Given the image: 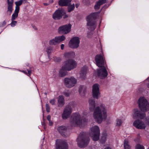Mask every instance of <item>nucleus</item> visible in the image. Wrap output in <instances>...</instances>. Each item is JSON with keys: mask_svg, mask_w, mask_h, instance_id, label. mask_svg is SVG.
<instances>
[{"mask_svg": "<svg viewBox=\"0 0 149 149\" xmlns=\"http://www.w3.org/2000/svg\"><path fill=\"white\" fill-rule=\"evenodd\" d=\"M77 82V79L73 77H67L64 79V84L68 88H71L74 86Z\"/></svg>", "mask_w": 149, "mask_h": 149, "instance_id": "nucleus-8", "label": "nucleus"}, {"mask_svg": "<svg viewBox=\"0 0 149 149\" xmlns=\"http://www.w3.org/2000/svg\"><path fill=\"white\" fill-rule=\"evenodd\" d=\"M87 114V113L86 112L81 115L78 113H73L70 118V125L72 126H80L82 124L83 120H84L85 116Z\"/></svg>", "mask_w": 149, "mask_h": 149, "instance_id": "nucleus-2", "label": "nucleus"}, {"mask_svg": "<svg viewBox=\"0 0 149 149\" xmlns=\"http://www.w3.org/2000/svg\"><path fill=\"white\" fill-rule=\"evenodd\" d=\"M47 120L49 121H51L50 120H51V116L50 115H48V116H47Z\"/></svg>", "mask_w": 149, "mask_h": 149, "instance_id": "nucleus-47", "label": "nucleus"}, {"mask_svg": "<svg viewBox=\"0 0 149 149\" xmlns=\"http://www.w3.org/2000/svg\"><path fill=\"white\" fill-rule=\"evenodd\" d=\"M136 149H144V147L140 144H137L136 147Z\"/></svg>", "mask_w": 149, "mask_h": 149, "instance_id": "nucleus-38", "label": "nucleus"}, {"mask_svg": "<svg viewBox=\"0 0 149 149\" xmlns=\"http://www.w3.org/2000/svg\"><path fill=\"white\" fill-rule=\"evenodd\" d=\"M61 49L62 50H63L64 49V45L63 44H61Z\"/></svg>", "mask_w": 149, "mask_h": 149, "instance_id": "nucleus-48", "label": "nucleus"}, {"mask_svg": "<svg viewBox=\"0 0 149 149\" xmlns=\"http://www.w3.org/2000/svg\"><path fill=\"white\" fill-rule=\"evenodd\" d=\"M46 52L48 54H49L53 52V48L52 47H49L47 48Z\"/></svg>", "mask_w": 149, "mask_h": 149, "instance_id": "nucleus-33", "label": "nucleus"}, {"mask_svg": "<svg viewBox=\"0 0 149 149\" xmlns=\"http://www.w3.org/2000/svg\"><path fill=\"white\" fill-rule=\"evenodd\" d=\"M132 118L134 119L139 118L143 119L145 117L146 115L144 113H143L138 109H134L132 111Z\"/></svg>", "mask_w": 149, "mask_h": 149, "instance_id": "nucleus-14", "label": "nucleus"}, {"mask_svg": "<svg viewBox=\"0 0 149 149\" xmlns=\"http://www.w3.org/2000/svg\"><path fill=\"white\" fill-rule=\"evenodd\" d=\"M133 125L136 128L139 129H145L146 127L145 122L140 120H135L133 123Z\"/></svg>", "mask_w": 149, "mask_h": 149, "instance_id": "nucleus-17", "label": "nucleus"}, {"mask_svg": "<svg viewBox=\"0 0 149 149\" xmlns=\"http://www.w3.org/2000/svg\"><path fill=\"white\" fill-rule=\"evenodd\" d=\"M71 0H59L58 5L61 6H67L70 4Z\"/></svg>", "mask_w": 149, "mask_h": 149, "instance_id": "nucleus-21", "label": "nucleus"}, {"mask_svg": "<svg viewBox=\"0 0 149 149\" xmlns=\"http://www.w3.org/2000/svg\"><path fill=\"white\" fill-rule=\"evenodd\" d=\"M96 65L99 67H105L106 61L104 57L101 54H97L95 57Z\"/></svg>", "mask_w": 149, "mask_h": 149, "instance_id": "nucleus-9", "label": "nucleus"}, {"mask_svg": "<svg viewBox=\"0 0 149 149\" xmlns=\"http://www.w3.org/2000/svg\"><path fill=\"white\" fill-rule=\"evenodd\" d=\"M86 87L83 85L80 86L79 88V91L81 96H84L86 93Z\"/></svg>", "mask_w": 149, "mask_h": 149, "instance_id": "nucleus-25", "label": "nucleus"}, {"mask_svg": "<svg viewBox=\"0 0 149 149\" xmlns=\"http://www.w3.org/2000/svg\"><path fill=\"white\" fill-rule=\"evenodd\" d=\"M53 124V123L51 121H49V125H52Z\"/></svg>", "mask_w": 149, "mask_h": 149, "instance_id": "nucleus-50", "label": "nucleus"}, {"mask_svg": "<svg viewBox=\"0 0 149 149\" xmlns=\"http://www.w3.org/2000/svg\"><path fill=\"white\" fill-rule=\"evenodd\" d=\"M55 102L56 100L55 99H51L49 101V103L52 105H54L55 103Z\"/></svg>", "mask_w": 149, "mask_h": 149, "instance_id": "nucleus-39", "label": "nucleus"}, {"mask_svg": "<svg viewBox=\"0 0 149 149\" xmlns=\"http://www.w3.org/2000/svg\"><path fill=\"white\" fill-rule=\"evenodd\" d=\"M104 149H111L110 148H106Z\"/></svg>", "mask_w": 149, "mask_h": 149, "instance_id": "nucleus-54", "label": "nucleus"}, {"mask_svg": "<svg viewBox=\"0 0 149 149\" xmlns=\"http://www.w3.org/2000/svg\"><path fill=\"white\" fill-rule=\"evenodd\" d=\"M147 80L148 81H149V77L147 79Z\"/></svg>", "mask_w": 149, "mask_h": 149, "instance_id": "nucleus-56", "label": "nucleus"}, {"mask_svg": "<svg viewBox=\"0 0 149 149\" xmlns=\"http://www.w3.org/2000/svg\"><path fill=\"white\" fill-rule=\"evenodd\" d=\"M22 72H23L25 74H27V72H26L24 71H23Z\"/></svg>", "mask_w": 149, "mask_h": 149, "instance_id": "nucleus-52", "label": "nucleus"}, {"mask_svg": "<svg viewBox=\"0 0 149 149\" xmlns=\"http://www.w3.org/2000/svg\"><path fill=\"white\" fill-rule=\"evenodd\" d=\"M147 86H148V88H149V84H148L147 85Z\"/></svg>", "mask_w": 149, "mask_h": 149, "instance_id": "nucleus-55", "label": "nucleus"}, {"mask_svg": "<svg viewBox=\"0 0 149 149\" xmlns=\"http://www.w3.org/2000/svg\"><path fill=\"white\" fill-rule=\"evenodd\" d=\"M53 0H51V2L52 3H53Z\"/></svg>", "mask_w": 149, "mask_h": 149, "instance_id": "nucleus-57", "label": "nucleus"}, {"mask_svg": "<svg viewBox=\"0 0 149 149\" xmlns=\"http://www.w3.org/2000/svg\"><path fill=\"white\" fill-rule=\"evenodd\" d=\"M65 103L64 97L62 95H60L58 97V107H61Z\"/></svg>", "mask_w": 149, "mask_h": 149, "instance_id": "nucleus-23", "label": "nucleus"}, {"mask_svg": "<svg viewBox=\"0 0 149 149\" xmlns=\"http://www.w3.org/2000/svg\"><path fill=\"white\" fill-rule=\"evenodd\" d=\"M124 149H131V146L129 143V142L127 140H125L124 142Z\"/></svg>", "mask_w": 149, "mask_h": 149, "instance_id": "nucleus-29", "label": "nucleus"}, {"mask_svg": "<svg viewBox=\"0 0 149 149\" xmlns=\"http://www.w3.org/2000/svg\"><path fill=\"white\" fill-rule=\"evenodd\" d=\"M92 94L93 97L98 98L100 94L99 91V85L98 84H94L92 87Z\"/></svg>", "mask_w": 149, "mask_h": 149, "instance_id": "nucleus-19", "label": "nucleus"}, {"mask_svg": "<svg viewBox=\"0 0 149 149\" xmlns=\"http://www.w3.org/2000/svg\"><path fill=\"white\" fill-rule=\"evenodd\" d=\"M72 25L70 24H68L59 27L58 32L59 33L67 34L69 33L71 30Z\"/></svg>", "mask_w": 149, "mask_h": 149, "instance_id": "nucleus-10", "label": "nucleus"}, {"mask_svg": "<svg viewBox=\"0 0 149 149\" xmlns=\"http://www.w3.org/2000/svg\"><path fill=\"white\" fill-rule=\"evenodd\" d=\"M83 2L86 5L88 6L90 3L89 0H83Z\"/></svg>", "mask_w": 149, "mask_h": 149, "instance_id": "nucleus-40", "label": "nucleus"}, {"mask_svg": "<svg viewBox=\"0 0 149 149\" xmlns=\"http://www.w3.org/2000/svg\"><path fill=\"white\" fill-rule=\"evenodd\" d=\"M77 144L80 148H82L87 145L89 141V139L86 136L84 133H81L77 139Z\"/></svg>", "mask_w": 149, "mask_h": 149, "instance_id": "nucleus-3", "label": "nucleus"}, {"mask_svg": "<svg viewBox=\"0 0 149 149\" xmlns=\"http://www.w3.org/2000/svg\"><path fill=\"white\" fill-rule=\"evenodd\" d=\"M100 6L98 5L97 3L95 5L94 7L95 8L96 10H97L100 8Z\"/></svg>", "mask_w": 149, "mask_h": 149, "instance_id": "nucleus-46", "label": "nucleus"}, {"mask_svg": "<svg viewBox=\"0 0 149 149\" xmlns=\"http://www.w3.org/2000/svg\"><path fill=\"white\" fill-rule=\"evenodd\" d=\"M72 107L69 106H66L63 110L62 114V118L63 119H66L68 118L72 113Z\"/></svg>", "mask_w": 149, "mask_h": 149, "instance_id": "nucleus-13", "label": "nucleus"}, {"mask_svg": "<svg viewBox=\"0 0 149 149\" xmlns=\"http://www.w3.org/2000/svg\"><path fill=\"white\" fill-rule=\"evenodd\" d=\"M22 0H20L18 1L15 2V3L16 5L15 9H16L19 10V6L21 5L23 3Z\"/></svg>", "mask_w": 149, "mask_h": 149, "instance_id": "nucleus-30", "label": "nucleus"}, {"mask_svg": "<svg viewBox=\"0 0 149 149\" xmlns=\"http://www.w3.org/2000/svg\"><path fill=\"white\" fill-rule=\"evenodd\" d=\"M8 8L7 14L8 15H10L13 10V0H7Z\"/></svg>", "mask_w": 149, "mask_h": 149, "instance_id": "nucleus-20", "label": "nucleus"}, {"mask_svg": "<svg viewBox=\"0 0 149 149\" xmlns=\"http://www.w3.org/2000/svg\"><path fill=\"white\" fill-rule=\"evenodd\" d=\"M97 17V14L94 13L90 15L87 17V25L88 29L91 31L94 30L96 28L97 24L94 21Z\"/></svg>", "mask_w": 149, "mask_h": 149, "instance_id": "nucleus-4", "label": "nucleus"}, {"mask_svg": "<svg viewBox=\"0 0 149 149\" xmlns=\"http://www.w3.org/2000/svg\"><path fill=\"white\" fill-rule=\"evenodd\" d=\"M139 107L141 111L145 112L149 109V104L147 100L144 97H141L138 102Z\"/></svg>", "mask_w": 149, "mask_h": 149, "instance_id": "nucleus-5", "label": "nucleus"}, {"mask_svg": "<svg viewBox=\"0 0 149 149\" xmlns=\"http://www.w3.org/2000/svg\"><path fill=\"white\" fill-rule=\"evenodd\" d=\"M92 35L93 34L91 32H90L88 33L87 37L88 38H90L92 36Z\"/></svg>", "mask_w": 149, "mask_h": 149, "instance_id": "nucleus-45", "label": "nucleus"}, {"mask_svg": "<svg viewBox=\"0 0 149 149\" xmlns=\"http://www.w3.org/2000/svg\"><path fill=\"white\" fill-rule=\"evenodd\" d=\"M80 43V39L78 37L72 38L69 42V46L72 48H77L78 47Z\"/></svg>", "mask_w": 149, "mask_h": 149, "instance_id": "nucleus-12", "label": "nucleus"}, {"mask_svg": "<svg viewBox=\"0 0 149 149\" xmlns=\"http://www.w3.org/2000/svg\"><path fill=\"white\" fill-rule=\"evenodd\" d=\"M79 6V5L78 4L76 5V7L77 8Z\"/></svg>", "mask_w": 149, "mask_h": 149, "instance_id": "nucleus-53", "label": "nucleus"}, {"mask_svg": "<svg viewBox=\"0 0 149 149\" xmlns=\"http://www.w3.org/2000/svg\"><path fill=\"white\" fill-rule=\"evenodd\" d=\"M28 73L29 74V76L30 75L31 73V70H28Z\"/></svg>", "mask_w": 149, "mask_h": 149, "instance_id": "nucleus-49", "label": "nucleus"}, {"mask_svg": "<svg viewBox=\"0 0 149 149\" xmlns=\"http://www.w3.org/2000/svg\"><path fill=\"white\" fill-rule=\"evenodd\" d=\"M87 70V67L85 66H84L81 68L80 73V77L81 78L84 79L86 77Z\"/></svg>", "mask_w": 149, "mask_h": 149, "instance_id": "nucleus-22", "label": "nucleus"}, {"mask_svg": "<svg viewBox=\"0 0 149 149\" xmlns=\"http://www.w3.org/2000/svg\"><path fill=\"white\" fill-rule=\"evenodd\" d=\"M107 136V134H103L102 137L101 141L102 143H104L105 141Z\"/></svg>", "mask_w": 149, "mask_h": 149, "instance_id": "nucleus-34", "label": "nucleus"}, {"mask_svg": "<svg viewBox=\"0 0 149 149\" xmlns=\"http://www.w3.org/2000/svg\"><path fill=\"white\" fill-rule=\"evenodd\" d=\"M100 68L97 70V75L101 79L105 78L108 75L107 71L105 67Z\"/></svg>", "mask_w": 149, "mask_h": 149, "instance_id": "nucleus-15", "label": "nucleus"}, {"mask_svg": "<svg viewBox=\"0 0 149 149\" xmlns=\"http://www.w3.org/2000/svg\"><path fill=\"white\" fill-rule=\"evenodd\" d=\"M65 39V36L62 35L61 36H57L54 38L50 40L49 44L50 45H55L61 42L64 40Z\"/></svg>", "mask_w": 149, "mask_h": 149, "instance_id": "nucleus-18", "label": "nucleus"}, {"mask_svg": "<svg viewBox=\"0 0 149 149\" xmlns=\"http://www.w3.org/2000/svg\"><path fill=\"white\" fill-rule=\"evenodd\" d=\"M94 98L91 97L89 99V109L91 111H93V116L95 121L98 123H101L107 117V109L105 105L103 104L95 107Z\"/></svg>", "mask_w": 149, "mask_h": 149, "instance_id": "nucleus-1", "label": "nucleus"}, {"mask_svg": "<svg viewBox=\"0 0 149 149\" xmlns=\"http://www.w3.org/2000/svg\"><path fill=\"white\" fill-rule=\"evenodd\" d=\"M77 65V63L74 60L70 59L65 61L64 63L62 68L65 70L69 71L75 68Z\"/></svg>", "mask_w": 149, "mask_h": 149, "instance_id": "nucleus-7", "label": "nucleus"}, {"mask_svg": "<svg viewBox=\"0 0 149 149\" xmlns=\"http://www.w3.org/2000/svg\"><path fill=\"white\" fill-rule=\"evenodd\" d=\"M12 22L10 24V25L11 26H15L17 23L16 21H15L14 20H11Z\"/></svg>", "mask_w": 149, "mask_h": 149, "instance_id": "nucleus-41", "label": "nucleus"}, {"mask_svg": "<svg viewBox=\"0 0 149 149\" xmlns=\"http://www.w3.org/2000/svg\"><path fill=\"white\" fill-rule=\"evenodd\" d=\"M64 56L66 58H73L75 57V54L73 52H65Z\"/></svg>", "mask_w": 149, "mask_h": 149, "instance_id": "nucleus-26", "label": "nucleus"}, {"mask_svg": "<svg viewBox=\"0 0 149 149\" xmlns=\"http://www.w3.org/2000/svg\"><path fill=\"white\" fill-rule=\"evenodd\" d=\"M44 5L45 6H47L48 5V4L46 3H44Z\"/></svg>", "mask_w": 149, "mask_h": 149, "instance_id": "nucleus-51", "label": "nucleus"}, {"mask_svg": "<svg viewBox=\"0 0 149 149\" xmlns=\"http://www.w3.org/2000/svg\"><path fill=\"white\" fill-rule=\"evenodd\" d=\"M57 129L62 135L65 136V133L67 129V127L65 126H61L58 127Z\"/></svg>", "mask_w": 149, "mask_h": 149, "instance_id": "nucleus-24", "label": "nucleus"}, {"mask_svg": "<svg viewBox=\"0 0 149 149\" xmlns=\"http://www.w3.org/2000/svg\"><path fill=\"white\" fill-rule=\"evenodd\" d=\"M54 61L55 62H60L61 60V58L60 57H55L54 58Z\"/></svg>", "mask_w": 149, "mask_h": 149, "instance_id": "nucleus-37", "label": "nucleus"}, {"mask_svg": "<svg viewBox=\"0 0 149 149\" xmlns=\"http://www.w3.org/2000/svg\"><path fill=\"white\" fill-rule=\"evenodd\" d=\"M116 126H120L122 123V120L118 118L116 120Z\"/></svg>", "mask_w": 149, "mask_h": 149, "instance_id": "nucleus-32", "label": "nucleus"}, {"mask_svg": "<svg viewBox=\"0 0 149 149\" xmlns=\"http://www.w3.org/2000/svg\"><path fill=\"white\" fill-rule=\"evenodd\" d=\"M145 123L146 125H149V118H146V120L145 121Z\"/></svg>", "mask_w": 149, "mask_h": 149, "instance_id": "nucleus-44", "label": "nucleus"}, {"mask_svg": "<svg viewBox=\"0 0 149 149\" xmlns=\"http://www.w3.org/2000/svg\"><path fill=\"white\" fill-rule=\"evenodd\" d=\"M71 94V92L69 90L65 91L63 93V94L66 97L69 96Z\"/></svg>", "mask_w": 149, "mask_h": 149, "instance_id": "nucleus-35", "label": "nucleus"}, {"mask_svg": "<svg viewBox=\"0 0 149 149\" xmlns=\"http://www.w3.org/2000/svg\"><path fill=\"white\" fill-rule=\"evenodd\" d=\"M90 135L94 141L98 140L99 138L100 130L99 127L96 125L90 129Z\"/></svg>", "mask_w": 149, "mask_h": 149, "instance_id": "nucleus-6", "label": "nucleus"}, {"mask_svg": "<svg viewBox=\"0 0 149 149\" xmlns=\"http://www.w3.org/2000/svg\"><path fill=\"white\" fill-rule=\"evenodd\" d=\"M64 13V10L62 8H58L53 14L52 17L55 20L61 19L62 18L63 14Z\"/></svg>", "mask_w": 149, "mask_h": 149, "instance_id": "nucleus-16", "label": "nucleus"}, {"mask_svg": "<svg viewBox=\"0 0 149 149\" xmlns=\"http://www.w3.org/2000/svg\"><path fill=\"white\" fill-rule=\"evenodd\" d=\"M106 1L105 0H100L97 3L99 6L102 5L103 4L105 3Z\"/></svg>", "mask_w": 149, "mask_h": 149, "instance_id": "nucleus-36", "label": "nucleus"}, {"mask_svg": "<svg viewBox=\"0 0 149 149\" xmlns=\"http://www.w3.org/2000/svg\"><path fill=\"white\" fill-rule=\"evenodd\" d=\"M67 70H65L62 68L59 71V75L61 77H63L65 76L67 74V72L66 71Z\"/></svg>", "mask_w": 149, "mask_h": 149, "instance_id": "nucleus-28", "label": "nucleus"}, {"mask_svg": "<svg viewBox=\"0 0 149 149\" xmlns=\"http://www.w3.org/2000/svg\"><path fill=\"white\" fill-rule=\"evenodd\" d=\"M56 149H68L67 143L65 141L57 140L56 143Z\"/></svg>", "mask_w": 149, "mask_h": 149, "instance_id": "nucleus-11", "label": "nucleus"}, {"mask_svg": "<svg viewBox=\"0 0 149 149\" xmlns=\"http://www.w3.org/2000/svg\"><path fill=\"white\" fill-rule=\"evenodd\" d=\"M46 111L47 112H49L50 111V108L49 105L48 104H46Z\"/></svg>", "mask_w": 149, "mask_h": 149, "instance_id": "nucleus-42", "label": "nucleus"}, {"mask_svg": "<svg viewBox=\"0 0 149 149\" xmlns=\"http://www.w3.org/2000/svg\"><path fill=\"white\" fill-rule=\"evenodd\" d=\"M62 16H63V17L64 19L67 18L68 17V15L66 14L65 13V11H64V14H63Z\"/></svg>", "mask_w": 149, "mask_h": 149, "instance_id": "nucleus-43", "label": "nucleus"}, {"mask_svg": "<svg viewBox=\"0 0 149 149\" xmlns=\"http://www.w3.org/2000/svg\"><path fill=\"white\" fill-rule=\"evenodd\" d=\"M68 7V12H70L72 11L73 10L74 8V4H73L72 5H69Z\"/></svg>", "mask_w": 149, "mask_h": 149, "instance_id": "nucleus-31", "label": "nucleus"}, {"mask_svg": "<svg viewBox=\"0 0 149 149\" xmlns=\"http://www.w3.org/2000/svg\"><path fill=\"white\" fill-rule=\"evenodd\" d=\"M19 10L15 9L14 13L12 15L11 20H14L18 16Z\"/></svg>", "mask_w": 149, "mask_h": 149, "instance_id": "nucleus-27", "label": "nucleus"}]
</instances>
